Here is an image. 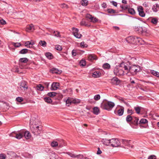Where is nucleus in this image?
Here are the masks:
<instances>
[{
	"mask_svg": "<svg viewBox=\"0 0 159 159\" xmlns=\"http://www.w3.org/2000/svg\"><path fill=\"white\" fill-rule=\"evenodd\" d=\"M62 142L61 143H58V147L59 148H62L63 146H65V145L64 144V142L63 140H62Z\"/></svg>",
	"mask_w": 159,
	"mask_h": 159,
	"instance_id": "nucleus-52",
	"label": "nucleus"
},
{
	"mask_svg": "<svg viewBox=\"0 0 159 159\" xmlns=\"http://www.w3.org/2000/svg\"><path fill=\"white\" fill-rule=\"evenodd\" d=\"M134 29L137 32L139 33H142V27H136L135 26Z\"/></svg>",
	"mask_w": 159,
	"mask_h": 159,
	"instance_id": "nucleus-24",
	"label": "nucleus"
},
{
	"mask_svg": "<svg viewBox=\"0 0 159 159\" xmlns=\"http://www.w3.org/2000/svg\"><path fill=\"white\" fill-rule=\"evenodd\" d=\"M72 31L74 35H75V34H76L79 32V30L74 27L72 28Z\"/></svg>",
	"mask_w": 159,
	"mask_h": 159,
	"instance_id": "nucleus-37",
	"label": "nucleus"
},
{
	"mask_svg": "<svg viewBox=\"0 0 159 159\" xmlns=\"http://www.w3.org/2000/svg\"><path fill=\"white\" fill-rule=\"evenodd\" d=\"M151 74L157 77H159V72L156 71L154 70H151Z\"/></svg>",
	"mask_w": 159,
	"mask_h": 159,
	"instance_id": "nucleus-33",
	"label": "nucleus"
},
{
	"mask_svg": "<svg viewBox=\"0 0 159 159\" xmlns=\"http://www.w3.org/2000/svg\"><path fill=\"white\" fill-rule=\"evenodd\" d=\"M156 157L154 155H151L149 156L148 159H156Z\"/></svg>",
	"mask_w": 159,
	"mask_h": 159,
	"instance_id": "nucleus-54",
	"label": "nucleus"
},
{
	"mask_svg": "<svg viewBox=\"0 0 159 159\" xmlns=\"http://www.w3.org/2000/svg\"><path fill=\"white\" fill-rule=\"evenodd\" d=\"M148 120L145 119H142L139 121V123L144 124L148 122Z\"/></svg>",
	"mask_w": 159,
	"mask_h": 159,
	"instance_id": "nucleus-44",
	"label": "nucleus"
},
{
	"mask_svg": "<svg viewBox=\"0 0 159 159\" xmlns=\"http://www.w3.org/2000/svg\"><path fill=\"white\" fill-rule=\"evenodd\" d=\"M133 120H134V117H132L130 115H128L126 117V120L127 122H130Z\"/></svg>",
	"mask_w": 159,
	"mask_h": 159,
	"instance_id": "nucleus-26",
	"label": "nucleus"
},
{
	"mask_svg": "<svg viewBox=\"0 0 159 159\" xmlns=\"http://www.w3.org/2000/svg\"><path fill=\"white\" fill-rule=\"evenodd\" d=\"M28 61V59L26 58H21L20 59V63H26Z\"/></svg>",
	"mask_w": 159,
	"mask_h": 159,
	"instance_id": "nucleus-31",
	"label": "nucleus"
},
{
	"mask_svg": "<svg viewBox=\"0 0 159 159\" xmlns=\"http://www.w3.org/2000/svg\"><path fill=\"white\" fill-rule=\"evenodd\" d=\"M66 104L67 106H69L72 103V98H68L66 101Z\"/></svg>",
	"mask_w": 159,
	"mask_h": 159,
	"instance_id": "nucleus-23",
	"label": "nucleus"
},
{
	"mask_svg": "<svg viewBox=\"0 0 159 159\" xmlns=\"http://www.w3.org/2000/svg\"><path fill=\"white\" fill-rule=\"evenodd\" d=\"M140 67L139 66L137 65H133L129 66V69L128 68V70L126 71L125 74L128 75H134L140 71Z\"/></svg>",
	"mask_w": 159,
	"mask_h": 159,
	"instance_id": "nucleus-2",
	"label": "nucleus"
},
{
	"mask_svg": "<svg viewBox=\"0 0 159 159\" xmlns=\"http://www.w3.org/2000/svg\"><path fill=\"white\" fill-rule=\"evenodd\" d=\"M12 44L16 48H18L21 46V44L19 43H14L13 42Z\"/></svg>",
	"mask_w": 159,
	"mask_h": 159,
	"instance_id": "nucleus-38",
	"label": "nucleus"
},
{
	"mask_svg": "<svg viewBox=\"0 0 159 159\" xmlns=\"http://www.w3.org/2000/svg\"><path fill=\"white\" fill-rule=\"evenodd\" d=\"M31 129L32 132L34 134L38 135L41 133V129H39V126L36 125H34L31 126Z\"/></svg>",
	"mask_w": 159,
	"mask_h": 159,
	"instance_id": "nucleus-4",
	"label": "nucleus"
},
{
	"mask_svg": "<svg viewBox=\"0 0 159 159\" xmlns=\"http://www.w3.org/2000/svg\"><path fill=\"white\" fill-rule=\"evenodd\" d=\"M138 42L141 40V38L138 37L136 36H129L126 39V41L128 43H132L134 44V41L135 39H138Z\"/></svg>",
	"mask_w": 159,
	"mask_h": 159,
	"instance_id": "nucleus-7",
	"label": "nucleus"
},
{
	"mask_svg": "<svg viewBox=\"0 0 159 159\" xmlns=\"http://www.w3.org/2000/svg\"><path fill=\"white\" fill-rule=\"evenodd\" d=\"M56 49L58 51H61L62 49V48L61 46L60 45H57L56 46Z\"/></svg>",
	"mask_w": 159,
	"mask_h": 159,
	"instance_id": "nucleus-55",
	"label": "nucleus"
},
{
	"mask_svg": "<svg viewBox=\"0 0 159 159\" xmlns=\"http://www.w3.org/2000/svg\"><path fill=\"white\" fill-rule=\"evenodd\" d=\"M100 98V96L99 94H97L94 97V99L96 101H98Z\"/></svg>",
	"mask_w": 159,
	"mask_h": 159,
	"instance_id": "nucleus-47",
	"label": "nucleus"
},
{
	"mask_svg": "<svg viewBox=\"0 0 159 159\" xmlns=\"http://www.w3.org/2000/svg\"><path fill=\"white\" fill-rule=\"evenodd\" d=\"M122 142L125 146H126L128 147H131V148L133 147V146L131 144L130 140H127L126 139H122Z\"/></svg>",
	"mask_w": 159,
	"mask_h": 159,
	"instance_id": "nucleus-11",
	"label": "nucleus"
},
{
	"mask_svg": "<svg viewBox=\"0 0 159 159\" xmlns=\"http://www.w3.org/2000/svg\"><path fill=\"white\" fill-rule=\"evenodd\" d=\"M110 82L113 84L118 85L120 83V80L116 77H113L110 80Z\"/></svg>",
	"mask_w": 159,
	"mask_h": 159,
	"instance_id": "nucleus-9",
	"label": "nucleus"
},
{
	"mask_svg": "<svg viewBox=\"0 0 159 159\" xmlns=\"http://www.w3.org/2000/svg\"><path fill=\"white\" fill-rule=\"evenodd\" d=\"M76 38L80 39L82 36L81 34H80L79 32L75 34V35H74Z\"/></svg>",
	"mask_w": 159,
	"mask_h": 159,
	"instance_id": "nucleus-51",
	"label": "nucleus"
},
{
	"mask_svg": "<svg viewBox=\"0 0 159 159\" xmlns=\"http://www.w3.org/2000/svg\"><path fill=\"white\" fill-rule=\"evenodd\" d=\"M39 44L41 46L43 47H45L46 46L47 43L45 41L40 40Z\"/></svg>",
	"mask_w": 159,
	"mask_h": 159,
	"instance_id": "nucleus-29",
	"label": "nucleus"
},
{
	"mask_svg": "<svg viewBox=\"0 0 159 159\" xmlns=\"http://www.w3.org/2000/svg\"><path fill=\"white\" fill-rule=\"evenodd\" d=\"M134 123L137 124L139 120V119L137 117H134Z\"/></svg>",
	"mask_w": 159,
	"mask_h": 159,
	"instance_id": "nucleus-63",
	"label": "nucleus"
},
{
	"mask_svg": "<svg viewBox=\"0 0 159 159\" xmlns=\"http://www.w3.org/2000/svg\"><path fill=\"white\" fill-rule=\"evenodd\" d=\"M138 39H135L134 41V44H138V43H140L141 44H142L143 43V42H144V41L141 38V40L140 41H139V42L138 41Z\"/></svg>",
	"mask_w": 159,
	"mask_h": 159,
	"instance_id": "nucleus-42",
	"label": "nucleus"
},
{
	"mask_svg": "<svg viewBox=\"0 0 159 159\" xmlns=\"http://www.w3.org/2000/svg\"><path fill=\"white\" fill-rule=\"evenodd\" d=\"M80 63L81 66H84L86 64V62L84 60H82L80 61Z\"/></svg>",
	"mask_w": 159,
	"mask_h": 159,
	"instance_id": "nucleus-50",
	"label": "nucleus"
},
{
	"mask_svg": "<svg viewBox=\"0 0 159 159\" xmlns=\"http://www.w3.org/2000/svg\"><path fill=\"white\" fill-rule=\"evenodd\" d=\"M96 57L95 55H90L89 56L88 58L89 60L92 61L93 60H96Z\"/></svg>",
	"mask_w": 159,
	"mask_h": 159,
	"instance_id": "nucleus-27",
	"label": "nucleus"
},
{
	"mask_svg": "<svg viewBox=\"0 0 159 159\" xmlns=\"http://www.w3.org/2000/svg\"><path fill=\"white\" fill-rule=\"evenodd\" d=\"M51 72L52 73L60 74L61 72L60 70H58L57 69L52 68L51 70Z\"/></svg>",
	"mask_w": 159,
	"mask_h": 159,
	"instance_id": "nucleus-21",
	"label": "nucleus"
},
{
	"mask_svg": "<svg viewBox=\"0 0 159 159\" xmlns=\"http://www.w3.org/2000/svg\"><path fill=\"white\" fill-rule=\"evenodd\" d=\"M102 142L104 144L107 146L109 144H111V139H103Z\"/></svg>",
	"mask_w": 159,
	"mask_h": 159,
	"instance_id": "nucleus-17",
	"label": "nucleus"
},
{
	"mask_svg": "<svg viewBox=\"0 0 159 159\" xmlns=\"http://www.w3.org/2000/svg\"><path fill=\"white\" fill-rule=\"evenodd\" d=\"M80 24L81 25L85 26H89V25H88L86 23V21L84 20H82L80 22Z\"/></svg>",
	"mask_w": 159,
	"mask_h": 159,
	"instance_id": "nucleus-36",
	"label": "nucleus"
},
{
	"mask_svg": "<svg viewBox=\"0 0 159 159\" xmlns=\"http://www.w3.org/2000/svg\"><path fill=\"white\" fill-rule=\"evenodd\" d=\"M115 106V104L111 102H105L103 105V108L110 111L113 107Z\"/></svg>",
	"mask_w": 159,
	"mask_h": 159,
	"instance_id": "nucleus-3",
	"label": "nucleus"
},
{
	"mask_svg": "<svg viewBox=\"0 0 159 159\" xmlns=\"http://www.w3.org/2000/svg\"><path fill=\"white\" fill-rule=\"evenodd\" d=\"M148 31L144 27H142V33H148Z\"/></svg>",
	"mask_w": 159,
	"mask_h": 159,
	"instance_id": "nucleus-39",
	"label": "nucleus"
},
{
	"mask_svg": "<svg viewBox=\"0 0 159 159\" xmlns=\"http://www.w3.org/2000/svg\"><path fill=\"white\" fill-rule=\"evenodd\" d=\"M57 94V93L55 92H49L48 93V95L51 97H53L55 96Z\"/></svg>",
	"mask_w": 159,
	"mask_h": 159,
	"instance_id": "nucleus-34",
	"label": "nucleus"
},
{
	"mask_svg": "<svg viewBox=\"0 0 159 159\" xmlns=\"http://www.w3.org/2000/svg\"><path fill=\"white\" fill-rule=\"evenodd\" d=\"M101 73L99 71H95L92 74V76L94 78H98L100 77Z\"/></svg>",
	"mask_w": 159,
	"mask_h": 159,
	"instance_id": "nucleus-19",
	"label": "nucleus"
},
{
	"mask_svg": "<svg viewBox=\"0 0 159 159\" xmlns=\"http://www.w3.org/2000/svg\"><path fill=\"white\" fill-rule=\"evenodd\" d=\"M134 109L135 110L137 114H139L141 109V107H134Z\"/></svg>",
	"mask_w": 159,
	"mask_h": 159,
	"instance_id": "nucleus-41",
	"label": "nucleus"
},
{
	"mask_svg": "<svg viewBox=\"0 0 159 159\" xmlns=\"http://www.w3.org/2000/svg\"><path fill=\"white\" fill-rule=\"evenodd\" d=\"M102 67L104 69H109L111 67V66L108 63H106L103 64Z\"/></svg>",
	"mask_w": 159,
	"mask_h": 159,
	"instance_id": "nucleus-22",
	"label": "nucleus"
},
{
	"mask_svg": "<svg viewBox=\"0 0 159 159\" xmlns=\"http://www.w3.org/2000/svg\"><path fill=\"white\" fill-rule=\"evenodd\" d=\"M54 34V36L57 37H60V32L58 31H54L53 32Z\"/></svg>",
	"mask_w": 159,
	"mask_h": 159,
	"instance_id": "nucleus-53",
	"label": "nucleus"
},
{
	"mask_svg": "<svg viewBox=\"0 0 159 159\" xmlns=\"http://www.w3.org/2000/svg\"><path fill=\"white\" fill-rule=\"evenodd\" d=\"M120 141L117 139L113 138L111 139V146L115 147H121Z\"/></svg>",
	"mask_w": 159,
	"mask_h": 159,
	"instance_id": "nucleus-5",
	"label": "nucleus"
},
{
	"mask_svg": "<svg viewBox=\"0 0 159 159\" xmlns=\"http://www.w3.org/2000/svg\"><path fill=\"white\" fill-rule=\"evenodd\" d=\"M45 101L48 103H51L52 102V100L49 97H45L44 98Z\"/></svg>",
	"mask_w": 159,
	"mask_h": 159,
	"instance_id": "nucleus-30",
	"label": "nucleus"
},
{
	"mask_svg": "<svg viewBox=\"0 0 159 159\" xmlns=\"http://www.w3.org/2000/svg\"><path fill=\"white\" fill-rule=\"evenodd\" d=\"M80 45L82 48L87 47V45L86 44H84V42H82L80 44Z\"/></svg>",
	"mask_w": 159,
	"mask_h": 159,
	"instance_id": "nucleus-58",
	"label": "nucleus"
},
{
	"mask_svg": "<svg viewBox=\"0 0 159 159\" xmlns=\"http://www.w3.org/2000/svg\"><path fill=\"white\" fill-rule=\"evenodd\" d=\"M138 10L139 15L142 17H143L145 16V14L143 11V7L140 6L138 7Z\"/></svg>",
	"mask_w": 159,
	"mask_h": 159,
	"instance_id": "nucleus-12",
	"label": "nucleus"
},
{
	"mask_svg": "<svg viewBox=\"0 0 159 159\" xmlns=\"http://www.w3.org/2000/svg\"><path fill=\"white\" fill-rule=\"evenodd\" d=\"M23 136V133L20 132L16 134L14 133H12L10 134V136L14 137L18 139H21L22 138Z\"/></svg>",
	"mask_w": 159,
	"mask_h": 159,
	"instance_id": "nucleus-10",
	"label": "nucleus"
},
{
	"mask_svg": "<svg viewBox=\"0 0 159 159\" xmlns=\"http://www.w3.org/2000/svg\"><path fill=\"white\" fill-rule=\"evenodd\" d=\"M20 87L23 91L26 90L28 88L27 83L24 81H21L20 84Z\"/></svg>",
	"mask_w": 159,
	"mask_h": 159,
	"instance_id": "nucleus-8",
	"label": "nucleus"
},
{
	"mask_svg": "<svg viewBox=\"0 0 159 159\" xmlns=\"http://www.w3.org/2000/svg\"><path fill=\"white\" fill-rule=\"evenodd\" d=\"M56 156L55 153L54 152H51V154L50 155V159H55Z\"/></svg>",
	"mask_w": 159,
	"mask_h": 159,
	"instance_id": "nucleus-43",
	"label": "nucleus"
},
{
	"mask_svg": "<svg viewBox=\"0 0 159 159\" xmlns=\"http://www.w3.org/2000/svg\"><path fill=\"white\" fill-rule=\"evenodd\" d=\"M25 46L27 48H30V42L29 41H27L25 43Z\"/></svg>",
	"mask_w": 159,
	"mask_h": 159,
	"instance_id": "nucleus-57",
	"label": "nucleus"
},
{
	"mask_svg": "<svg viewBox=\"0 0 159 159\" xmlns=\"http://www.w3.org/2000/svg\"><path fill=\"white\" fill-rule=\"evenodd\" d=\"M120 7L121 8H122L123 10H126L128 8V7L127 6H122L120 5Z\"/></svg>",
	"mask_w": 159,
	"mask_h": 159,
	"instance_id": "nucleus-60",
	"label": "nucleus"
},
{
	"mask_svg": "<svg viewBox=\"0 0 159 159\" xmlns=\"http://www.w3.org/2000/svg\"><path fill=\"white\" fill-rule=\"evenodd\" d=\"M23 133L24 137L26 139H29L30 138L31 135L29 131H26Z\"/></svg>",
	"mask_w": 159,
	"mask_h": 159,
	"instance_id": "nucleus-16",
	"label": "nucleus"
},
{
	"mask_svg": "<svg viewBox=\"0 0 159 159\" xmlns=\"http://www.w3.org/2000/svg\"><path fill=\"white\" fill-rule=\"evenodd\" d=\"M59 86V83H53L51 85V89L52 90H56L58 88Z\"/></svg>",
	"mask_w": 159,
	"mask_h": 159,
	"instance_id": "nucleus-14",
	"label": "nucleus"
},
{
	"mask_svg": "<svg viewBox=\"0 0 159 159\" xmlns=\"http://www.w3.org/2000/svg\"><path fill=\"white\" fill-rule=\"evenodd\" d=\"M34 30V25L32 24H30L28 26L26 29V31L27 32H29L30 31H33Z\"/></svg>",
	"mask_w": 159,
	"mask_h": 159,
	"instance_id": "nucleus-15",
	"label": "nucleus"
},
{
	"mask_svg": "<svg viewBox=\"0 0 159 159\" xmlns=\"http://www.w3.org/2000/svg\"><path fill=\"white\" fill-rule=\"evenodd\" d=\"M44 88V87L40 84L37 85L35 87V89L36 90L40 91H43Z\"/></svg>",
	"mask_w": 159,
	"mask_h": 159,
	"instance_id": "nucleus-18",
	"label": "nucleus"
},
{
	"mask_svg": "<svg viewBox=\"0 0 159 159\" xmlns=\"http://www.w3.org/2000/svg\"><path fill=\"white\" fill-rule=\"evenodd\" d=\"M93 113L95 115H98L99 113V110L97 107H95L93 109Z\"/></svg>",
	"mask_w": 159,
	"mask_h": 159,
	"instance_id": "nucleus-20",
	"label": "nucleus"
},
{
	"mask_svg": "<svg viewBox=\"0 0 159 159\" xmlns=\"http://www.w3.org/2000/svg\"><path fill=\"white\" fill-rule=\"evenodd\" d=\"M124 68L125 71H128V67L126 65L125 63H122L120 65L116 66L113 70L115 75L118 76H122L126 72L123 70V68Z\"/></svg>",
	"mask_w": 159,
	"mask_h": 159,
	"instance_id": "nucleus-1",
	"label": "nucleus"
},
{
	"mask_svg": "<svg viewBox=\"0 0 159 159\" xmlns=\"http://www.w3.org/2000/svg\"><path fill=\"white\" fill-rule=\"evenodd\" d=\"M6 22L5 20L3 19H2L0 20V23L2 25H4L6 24Z\"/></svg>",
	"mask_w": 159,
	"mask_h": 159,
	"instance_id": "nucleus-64",
	"label": "nucleus"
},
{
	"mask_svg": "<svg viewBox=\"0 0 159 159\" xmlns=\"http://www.w3.org/2000/svg\"><path fill=\"white\" fill-rule=\"evenodd\" d=\"M158 21V19L156 18H152L151 20V22L154 24H156Z\"/></svg>",
	"mask_w": 159,
	"mask_h": 159,
	"instance_id": "nucleus-45",
	"label": "nucleus"
},
{
	"mask_svg": "<svg viewBox=\"0 0 159 159\" xmlns=\"http://www.w3.org/2000/svg\"><path fill=\"white\" fill-rule=\"evenodd\" d=\"M45 55L46 57L49 59H51L53 57L52 55L50 52L46 53L45 54Z\"/></svg>",
	"mask_w": 159,
	"mask_h": 159,
	"instance_id": "nucleus-25",
	"label": "nucleus"
},
{
	"mask_svg": "<svg viewBox=\"0 0 159 159\" xmlns=\"http://www.w3.org/2000/svg\"><path fill=\"white\" fill-rule=\"evenodd\" d=\"M16 100L17 102H20L23 100V99L21 97H18L16 98Z\"/></svg>",
	"mask_w": 159,
	"mask_h": 159,
	"instance_id": "nucleus-59",
	"label": "nucleus"
},
{
	"mask_svg": "<svg viewBox=\"0 0 159 159\" xmlns=\"http://www.w3.org/2000/svg\"><path fill=\"white\" fill-rule=\"evenodd\" d=\"M98 21V19L96 17H92V18L91 20V21L93 23H95Z\"/></svg>",
	"mask_w": 159,
	"mask_h": 159,
	"instance_id": "nucleus-49",
	"label": "nucleus"
},
{
	"mask_svg": "<svg viewBox=\"0 0 159 159\" xmlns=\"http://www.w3.org/2000/svg\"><path fill=\"white\" fill-rule=\"evenodd\" d=\"M81 3L83 6H86L88 5V1L87 0H82Z\"/></svg>",
	"mask_w": 159,
	"mask_h": 159,
	"instance_id": "nucleus-40",
	"label": "nucleus"
},
{
	"mask_svg": "<svg viewBox=\"0 0 159 159\" xmlns=\"http://www.w3.org/2000/svg\"><path fill=\"white\" fill-rule=\"evenodd\" d=\"M107 11L109 13H116V11L112 9H108Z\"/></svg>",
	"mask_w": 159,
	"mask_h": 159,
	"instance_id": "nucleus-48",
	"label": "nucleus"
},
{
	"mask_svg": "<svg viewBox=\"0 0 159 159\" xmlns=\"http://www.w3.org/2000/svg\"><path fill=\"white\" fill-rule=\"evenodd\" d=\"M28 51V49H23L20 50L19 53L21 54H25L27 53Z\"/></svg>",
	"mask_w": 159,
	"mask_h": 159,
	"instance_id": "nucleus-35",
	"label": "nucleus"
},
{
	"mask_svg": "<svg viewBox=\"0 0 159 159\" xmlns=\"http://www.w3.org/2000/svg\"><path fill=\"white\" fill-rule=\"evenodd\" d=\"M129 13L132 15H134L135 14V11L134 9L129 8L128 9Z\"/></svg>",
	"mask_w": 159,
	"mask_h": 159,
	"instance_id": "nucleus-32",
	"label": "nucleus"
},
{
	"mask_svg": "<svg viewBox=\"0 0 159 159\" xmlns=\"http://www.w3.org/2000/svg\"><path fill=\"white\" fill-rule=\"evenodd\" d=\"M60 7L62 8H68L67 5L65 3H63L62 4H61L60 5Z\"/></svg>",
	"mask_w": 159,
	"mask_h": 159,
	"instance_id": "nucleus-61",
	"label": "nucleus"
},
{
	"mask_svg": "<svg viewBox=\"0 0 159 159\" xmlns=\"http://www.w3.org/2000/svg\"><path fill=\"white\" fill-rule=\"evenodd\" d=\"M72 103H76L80 102V101L78 99H73L72 98Z\"/></svg>",
	"mask_w": 159,
	"mask_h": 159,
	"instance_id": "nucleus-46",
	"label": "nucleus"
},
{
	"mask_svg": "<svg viewBox=\"0 0 159 159\" xmlns=\"http://www.w3.org/2000/svg\"><path fill=\"white\" fill-rule=\"evenodd\" d=\"M58 145V143L55 141H53L51 143V145L52 147H56Z\"/></svg>",
	"mask_w": 159,
	"mask_h": 159,
	"instance_id": "nucleus-28",
	"label": "nucleus"
},
{
	"mask_svg": "<svg viewBox=\"0 0 159 159\" xmlns=\"http://www.w3.org/2000/svg\"><path fill=\"white\" fill-rule=\"evenodd\" d=\"M92 16L89 14H87L86 16V17L87 18L89 19L90 20L92 18Z\"/></svg>",
	"mask_w": 159,
	"mask_h": 159,
	"instance_id": "nucleus-62",
	"label": "nucleus"
},
{
	"mask_svg": "<svg viewBox=\"0 0 159 159\" xmlns=\"http://www.w3.org/2000/svg\"><path fill=\"white\" fill-rule=\"evenodd\" d=\"M63 153L68 154L71 157L73 158H77V159H82L84 157L83 155L79 154L77 155L75 154L73 152H64Z\"/></svg>",
	"mask_w": 159,
	"mask_h": 159,
	"instance_id": "nucleus-6",
	"label": "nucleus"
},
{
	"mask_svg": "<svg viewBox=\"0 0 159 159\" xmlns=\"http://www.w3.org/2000/svg\"><path fill=\"white\" fill-rule=\"evenodd\" d=\"M6 155L4 154H0V159H5L6 158Z\"/></svg>",
	"mask_w": 159,
	"mask_h": 159,
	"instance_id": "nucleus-56",
	"label": "nucleus"
},
{
	"mask_svg": "<svg viewBox=\"0 0 159 159\" xmlns=\"http://www.w3.org/2000/svg\"><path fill=\"white\" fill-rule=\"evenodd\" d=\"M124 112V108L121 107V108L119 109L117 111H115V114L119 116H121L123 115Z\"/></svg>",
	"mask_w": 159,
	"mask_h": 159,
	"instance_id": "nucleus-13",
	"label": "nucleus"
}]
</instances>
